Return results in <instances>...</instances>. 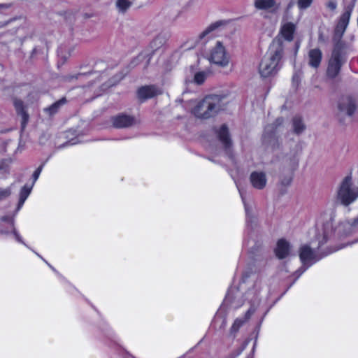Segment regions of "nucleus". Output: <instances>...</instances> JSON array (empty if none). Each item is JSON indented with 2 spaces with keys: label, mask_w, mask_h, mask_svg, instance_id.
<instances>
[{
  "label": "nucleus",
  "mask_w": 358,
  "mask_h": 358,
  "mask_svg": "<svg viewBox=\"0 0 358 358\" xmlns=\"http://www.w3.org/2000/svg\"><path fill=\"white\" fill-rule=\"evenodd\" d=\"M283 54V45L280 39H275L259 65V73L262 78L274 76L279 70V63Z\"/></svg>",
  "instance_id": "1"
},
{
  "label": "nucleus",
  "mask_w": 358,
  "mask_h": 358,
  "mask_svg": "<svg viewBox=\"0 0 358 358\" xmlns=\"http://www.w3.org/2000/svg\"><path fill=\"white\" fill-rule=\"evenodd\" d=\"M192 113L199 118L208 119L224 108L223 97L219 95H210L200 101H190Z\"/></svg>",
  "instance_id": "2"
},
{
  "label": "nucleus",
  "mask_w": 358,
  "mask_h": 358,
  "mask_svg": "<svg viewBox=\"0 0 358 358\" xmlns=\"http://www.w3.org/2000/svg\"><path fill=\"white\" fill-rule=\"evenodd\" d=\"M338 200L344 206H348L358 198V187L352 182L350 176L342 181L337 194Z\"/></svg>",
  "instance_id": "3"
},
{
  "label": "nucleus",
  "mask_w": 358,
  "mask_h": 358,
  "mask_svg": "<svg viewBox=\"0 0 358 358\" xmlns=\"http://www.w3.org/2000/svg\"><path fill=\"white\" fill-rule=\"evenodd\" d=\"M345 62L346 58L343 52L338 48H334L329 60L327 70V76L330 78H336Z\"/></svg>",
  "instance_id": "4"
},
{
  "label": "nucleus",
  "mask_w": 358,
  "mask_h": 358,
  "mask_svg": "<svg viewBox=\"0 0 358 358\" xmlns=\"http://www.w3.org/2000/svg\"><path fill=\"white\" fill-rule=\"evenodd\" d=\"M209 60L210 62L222 68L227 67L229 64L230 57L220 42L217 41L216 45L212 48Z\"/></svg>",
  "instance_id": "5"
},
{
  "label": "nucleus",
  "mask_w": 358,
  "mask_h": 358,
  "mask_svg": "<svg viewBox=\"0 0 358 358\" xmlns=\"http://www.w3.org/2000/svg\"><path fill=\"white\" fill-rule=\"evenodd\" d=\"M297 23L289 21L287 16H284L280 22L279 35L288 42L294 41L296 32Z\"/></svg>",
  "instance_id": "6"
},
{
  "label": "nucleus",
  "mask_w": 358,
  "mask_h": 358,
  "mask_svg": "<svg viewBox=\"0 0 358 358\" xmlns=\"http://www.w3.org/2000/svg\"><path fill=\"white\" fill-rule=\"evenodd\" d=\"M299 258L303 264V271L301 273L320 259L308 245H303L300 247Z\"/></svg>",
  "instance_id": "7"
},
{
  "label": "nucleus",
  "mask_w": 358,
  "mask_h": 358,
  "mask_svg": "<svg viewBox=\"0 0 358 358\" xmlns=\"http://www.w3.org/2000/svg\"><path fill=\"white\" fill-rule=\"evenodd\" d=\"M338 108L340 115H346L351 117L356 111L357 100L350 96L343 97L340 101Z\"/></svg>",
  "instance_id": "8"
},
{
  "label": "nucleus",
  "mask_w": 358,
  "mask_h": 358,
  "mask_svg": "<svg viewBox=\"0 0 358 358\" xmlns=\"http://www.w3.org/2000/svg\"><path fill=\"white\" fill-rule=\"evenodd\" d=\"M254 6L259 10L275 13L280 8V3L275 0H255Z\"/></svg>",
  "instance_id": "9"
},
{
  "label": "nucleus",
  "mask_w": 358,
  "mask_h": 358,
  "mask_svg": "<svg viewBox=\"0 0 358 358\" xmlns=\"http://www.w3.org/2000/svg\"><path fill=\"white\" fill-rule=\"evenodd\" d=\"M162 94V90L155 85H147L138 90V96L141 99H151Z\"/></svg>",
  "instance_id": "10"
},
{
  "label": "nucleus",
  "mask_w": 358,
  "mask_h": 358,
  "mask_svg": "<svg viewBox=\"0 0 358 358\" xmlns=\"http://www.w3.org/2000/svg\"><path fill=\"white\" fill-rule=\"evenodd\" d=\"M250 181L254 188L262 189L266 185L267 178L264 172L254 171L250 174Z\"/></svg>",
  "instance_id": "11"
},
{
  "label": "nucleus",
  "mask_w": 358,
  "mask_h": 358,
  "mask_svg": "<svg viewBox=\"0 0 358 358\" xmlns=\"http://www.w3.org/2000/svg\"><path fill=\"white\" fill-rule=\"evenodd\" d=\"M331 234V224L327 223L324 225L322 226L320 228L317 229V232L316 234V239L318 241L317 247H320L324 243H326L329 236Z\"/></svg>",
  "instance_id": "12"
},
{
  "label": "nucleus",
  "mask_w": 358,
  "mask_h": 358,
  "mask_svg": "<svg viewBox=\"0 0 358 358\" xmlns=\"http://www.w3.org/2000/svg\"><path fill=\"white\" fill-rule=\"evenodd\" d=\"M292 250L290 244L284 239L279 240L275 250V255L279 259L287 257Z\"/></svg>",
  "instance_id": "13"
},
{
  "label": "nucleus",
  "mask_w": 358,
  "mask_h": 358,
  "mask_svg": "<svg viewBox=\"0 0 358 358\" xmlns=\"http://www.w3.org/2000/svg\"><path fill=\"white\" fill-rule=\"evenodd\" d=\"M135 122L134 118L128 115H120L113 119V125L117 128L128 127L135 124Z\"/></svg>",
  "instance_id": "14"
},
{
  "label": "nucleus",
  "mask_w": 358,
  "mask_h": 358,
  "mask_svg": "<svg viewBox=\"0 0 358 358\" xmlns=\"http://www.w3.org/2000/svg\"><path fill=\"white\" fill-rule=\"evenodd\" d=\"M351 12H352L351 9L347 10L341 16L339 22L336 28V34L342 35L344 33L346 27L348 25L349 20H350V15H351Z\"/></svg>",
  "instance_id": "15"
},
{
  "label": "nucleus",
  "mask_w": 358,
  "mask_h": 358,
  "mask_svg": "<svg viewBox=\"0 0 358 358\" xmlns=\"http://www.w3.org/2000/svg\"><path fill=\"white\" fill-rule=\"evenodd\" d=\"M322 54L320 49H312L308 52V64L313 67L317 68L322 61Z\"/></svg>",
  "instance_id": "16"
},
{
  "label": "nucleus",
  "mask_w": 358,
  "mask_h": 358,
  "mask_svg": "<svg viewBox=\"0 0 358 358\" xmlns=\"http://www.w3.org/2000/svg\"><path fill=\"white\" fill-rule=\"evenodd\" d=\"M255 308L254 307H251L245 313L244 318H237L235 320L231 327V332L236 333L238 331V329L243 326V324L248 321L251 315L255 313Z\"/></svg>",
  "instance_id": "17"
},
{
  "label": "nucleus",
  "mask_w": 358,
  "mask_h": 358,
  "mask_svg": "<svg viewBox=\"0 0 358 358\" xmlns=\"http://www.w3.org/2000/svg\"><path fill=\"white\" fill-rule=\"evenodd\" d=\"M14 106L18 114L22 117V125L24 127L28 121L29 115L24 110L23 103L21 100L15 99Z\"/></svg>",
  "instance_id": "18"
},
{
  "label": "nucleus",
  "mask_w": 358,
  "mask_h": 358,
  "mask_svg": "<svg viewBox=\"0 0 358 358\" xmlns=\"http://www.w3.org/2000/svg\"><path fill=\"white\" fill-rule=\"evenodd\" d=\"M150 62V57L148 54L141 53L135 59H134L130 65L132 67H135L138 65H142L143 67H146Z\"/></svg>",
  "instance_id": "19"
},
{
  "label": "nucleus",
  "mask_w": 358,
  "mask_h": 358,
  "mask_svg": "<svg viewBox=\"0 0 358 358\" xmlns=\"http://www.w3.org/2000/svg\"><path fill=\"white\" fill-rule=\"evenodd\" d=\"M358 224V217L356 218L353 223L350 222H345L341 223L338 227L337 231L339 234H347L348 233L352 227H355Z\"/></svg>",
  "instance_id": "20"
},
{
  "label": "nucleus",
  "mask_w": 358,
  "mask_h": 358,
  "mask_svg": "<svg viewBox=\"0 0 358 358\" xmlns=\"http://www.w3.org/2000/svg\"><path fill=\"white\" fill-rule=\"evenodd\" d=\"M218 137L226 147L230 145L228 130L225 125H222L218 131Z\"/></svg>",
  "instance_id": "21"
},
{
  "label": "nucleus",
  "mask_w": 358,
  "mask_h": 358,
  "mask_svg": "<svg viewBox=\"0 0 358 358\" xmlns=\"http://www.w3.org/2000/svg\"><path fill=\"white\" fill-rule=\"evenodd\" d=\"M132 0H116L115 7L119 13L126 12L131 6Z\"/></svg>",
  "instance_id": "22"
},
{
  "label": "nucleus",
  "mask_w": 358,
  "mask_h": 358,
  "mask_svg": "<svg viewBox=\"0 0 358 358\" xmlns=\"http://www.w3.org/2000/svg\"><path fill=\"white\" fill-rule=\"evenodd\" d=\"M31 188L32 186L29 187L27 185H24L22 188L20 194L19 208H20L24 204L25 200L31 192Z\"/></svg>",
  "instance_id": "23"
},
{
  "label": "nucleus",
  "mask_w": 358,
  "mask_h": 358,
  "mask_svg": "<svg viewBox=\"0 0 358 358\" xmlns=\"http://www.w3.org/2000/svg\"><path fill=\"white\" fill-rule=\"evenodd\" d=\"M208 77V73L203 71L194 73L193 83L196 85H202Z\"/></svg>",
  "instance_id": "24"
},
{
  "label": "nucleus",
  "mask_w": 358,
  "mask_h": 358,
  "mask_svg": "<svg viewBox=\"0 0 358 358\" xmlns=\"http://www.w3.org/2000/svg\"><path fill=\"white\" fill-rule=\"evenodd\" d=\"M293 129L296 134H301L305 129V126L300 118L296 117L293 120Z\"/></svg>",
  "instance_id": "25"
},
{
  "label": "nucleus",
  "mask_w": 358,
  "mask_h": 358,
  "mask_svg": "<svg viewBox=\"0 0 358 358\" xmlns=\"http://www.w3.org/2000/svg\"><path fill=\"white\" fill-rule=\"evenodd\" d=\"M313 0H298L297 6L299 9L304 10L309 8Z\"/></svg>",
  "instance_id": "26"
},
{
  "label": "nucleus",
  "mask_w": 358,
  "mask_h": 358,
  "mask_svg": "<svg viewBox=\"0 0 358 358\" xmlns=\"http://www.w3.org/2000/svg\"><path fill=\"white\" fill-rule=\"evenodd\" d=\"M62 103H63V100H60L52 104L50 107L45 108V111L48 112L50 115L54 114L57 112V108Z\"/></svg>",
  "instance_id": "27"
},
{
  "label": "nucleus",
  "mask_w": 358,
  "mask_h": 358,
  "mask_svg": "<svg viewBox=\"0 0 358 358\" xmlns=\"http://www.w3.org/2000/svg\"><path fill=\"white\" fill-rule=\"evenodd\" d=\"M218 27V24L217 23L210 24L209 27H208L200 35L201 38H204L205 36L210 34L213 31H214L217 27Z\"/></svg>",
  "instance_id": "28"
},
{
  "label": "nucleus",
  "mask_w": 358,
  "mask_h": 358,
  "mask_svg": "<svg viewBox=\"0 0 358 358\" xmlns=\"http://www.w3.org/2000/svg\"><path fill=\"white\" fill-rule=\"evenodd\" d=\"M326 7L330 11H334L337 8V3L336 1L330 0L326 3Z\"/></svg>",
  "instance_id": "29"
},
{
  "label": "nucleus",
  "mask_w": 358,
  "mask_h": 358,
  "mask_svg": "<svg viewBox=\"0 0 358 358\" xmlns=\"http://www.w3.org/2000/svg\"><path fill=\"white\" fill-rule=\"evenodd\" d=\"M9 162L7 159L0 161V171L6 172L8 169Z\"/></svg>",
  "instance_id": "30"
},
{
  "label": "nucleus",
  "mask_w": 358,
  "mask_h": 358,
  "mask_svg": "<svg viewBox=\"0 0 358 358\" xmlns=\"http://www.w3.org/2000/svg\"><path fill=\"white\" fill-rule=\"evenodd\" d=\"M8 223L10 225L11 229L13 231L17 241H19V242H22L20 236L15 231L14 224H13V219H8Z\"/></svg>",
  "instance_id": "31"
},
{
  "label": "nucleus",
  "mask_w": 358,
  "mask_h": 358,
  "mask_svg": "<svg viewBox=\"0 0 358 358\" xmlns=\"http://www.w3.org/2000/svg\"><path fill=\"white\" fill-rule=\"evenodd\" d=\"M10 194V189L6 188L0 191V200L8 197Z\"/></svg>",
  "instance_id": "32"
},
{
  "label": "nucleus",
  "mask_w": 358,
  "mask_h": 358,
  "mask_svg": "<svg viewBox=\"0 0 358 358\" xmlns=\"http://www.w3.org/2000/svg\"><path fill=\"white\" fill-rule=\"evenodd\" d=\"M43 167V165H41V166H39V167H38V169L34 171V174H33L34 182H36V181L38 180V177H39V176H40V174H41V171H42Z\"/></svg>",
  "instance_id": "33"
},
{
  "label": "nucleus",
  "mask_w": 358,
  "mask_h": 358,
  "mask_svg": "<svg viewBox=\"0 0 358 358\" xmlns=\"http://www.w3.org/2000/svg\"><path fill=\"white\" fill-rule=\"evenodd\" d=\"M152 45H155V47L156 48H157L158 47H159L160 45H162V40L161 38H155L152 42Z\"/></svg>",
  "instance_id": "34"
},
{
  "label": "nucleus",
  "mask_w": 358,
  "mask_h": 358,
  "mask_svg": "<svg viewBox=\"0 0 358 358\" xmlns=\"http://www.w3.org/2000/svg\"><path fill=\"white\" fill-rule=\"evenodd\" d=\"M245 208L246 213H247V215H248V207H247V206H246V205H245Z\"/></svg>",
  "instance_id": "35"
},
{
  "label": "nucleus",
  "mask_w": 358,
  "mask_h": 358,
  "mask_svg": "<svg viewBox=\"0 0 358 358\" xmlns=\"http://www.w3.org/2000/svg\"><path fill=\"white\" fill-rule=\"evenodd\" d=\"M241 195H242V194H241ZM241 197H242V200L244 201V198L243 197V196H241Z\"/></svg>",
  "instance_id": "36"
}]
</instances>
